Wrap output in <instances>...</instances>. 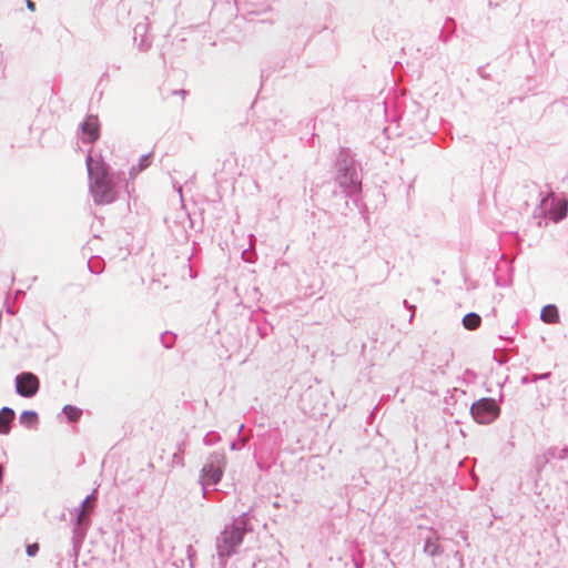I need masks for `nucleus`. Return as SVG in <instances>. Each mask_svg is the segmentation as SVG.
Instances as JSON below:
<instances>
[{"instance_id": "obj_15", "label": "nucleus", "mask_w": 568, "mask_h": 568, "mask_svg": "<svg viewBox=\"0 0 568 568\" xmlns=\"http://www.w3.org/2000/svg\"><path fill=\"white\" fill-rule=\"evenodd\" d=\"M27 6L31 11L36 10V4L31 0H27Z\"/></svg>"}, {"instance_id": "obj_8", "label": "nucleus", "mask_w": 568, "mask_h": 568, "mask_svg": "<svg viewBox=\"0 0 568 568\" xmlns=\"http://www.w3.org/2000/svg\"><path fill=\"white\" fill-rule=\"evenodd\" d=\"M481 318L476 313H468L463 318V325L465 328L473 331L479 327Z\"/></svg>"}, {"instance_id": "obj_7", "label": "nucleus", "mask_w": 568, "mask_h": 568, "mask_svg": "<svg viewBox=\"0 0 568 568\" xmlns=\"http://www.w3.org/2000/svg\"><path fill=\"white\" fill-rule=\"evenodd\" d=\"M541 320L545 323H557L559 320V313L556 306L554 305H547L541 310Z\"/></svg>"}, {"instance_id": "obj_12", "label": "nucleus", "mask_w": 568, "mask_h": 568, "mask_svg": "<svg viewBox=\"0 0 568 568\" xmlns=\"http://www.w3.org/2000/svg\"><path fill=\"white\" fill-rule=\"evenodd\" d=\"M82 507H83V510H82V513H81V514H80V516H79V523H81V521L83 520V518H84V516H85V513L91 510V508H92V501H91L89 498H87V499L83 501Z\"/></svg>"}, {"instance_id": "obj_14", "label": "nucleus", "mask_w": 568, "mask_h": 568, "mask_svg": "<svg viewBox=\"0 0 568 568\" xmlns=\"http://www.w3.org/2000/svg\"><path fill=\"white\" fill-rule=\"evenodd\" d=\"M149 165V156H145L141 164H140V168H139V171H142L143 169H145L146 166Z\"/></svg>"}, {"instance_id": "obj_5", "label": "nucleus", "mask_w": 568, "mask_h": 568, "mask_svg": "<svg viewBox=\"0 0 568 568\" xmlns=\"http://www.w3.org/2000/svg\"><path fill=\"white\" fill-rule=\"evenodd\" d=\"M222 474H223V471H222L221 466H215L213 464H209L203 467V475H204V478H206L209 484L219 483L222 477Z\"/></svg>"}, {"instance_id": "obj_2", "label": "nucleus", "mask_w": 568, "mask_h": 568, "mask_svg": "<svg viewBox=\"0 0 568 568\" xmlns=\"http://www.w3.org/2000/svg\"><path fill=\"white\" fill-rule=\"evenodd\" d=\"M471 414L480 424L493 420L498 415V407L493 399H480L471 407Z\"/></svg>"}, {"instance_id": "obj_4", "label": "nucleus", "mask_w": 568, "mask_h": 568, "mask_svg": "<svg viewBox=\"0 0 568 568\" xmlns=\"http://www.w3.org/2000/svg\"><path fill=\"white\" fill-rule=\"evenodd\" d=\"M82 134L89 143L94 142L99 138L100 124L95 115H89L82 124Z\"/></svg>"}, {"instance_id": "obj_6", "label": "nucleus", "mask_w": 568, "mask_h": 568, "mask_svg": "<svg viewBox=\"0 0 568 568\" xmlns=\"http://www.w3.org/2000/svg\"><path fill=\"white\" fill-rule=\"evenodd\" d=\"M14 418V412L11 408L3 407L0 410V433L8 434L10 430V424Z\"/></svg>"}, {"instance_id": "obj_13", "label": "nucleus", "mask_w": 568, "mask_h": 568, "mask_svg": "<svg viewBox=\"0 0 568 568\" xmlns=\"http://www.w3.org/2000/svg\"><path fill=\"white\" fill-rule=\"evenodd\" d=\"M38 551H39V545L37 542L27 546L28 556L33 557L37 555Z\"/></svg>"}, {"instance_id": "obj_9", "label": "nucleus", "mask_w": 568, "mask_h": 568, "mask_svg": "<svg viewBox=\"0 0 568 568\" xmlns=\"http://www.w3.org/2000/svg\"><path fill=\"white\" fill-rule=\"evenodd\" d=\"M20 423L26 427H33L38 423V414L36 412L26 410L20 415Z\"/></svg>"}, {"instance_id": "obj_3", "label": "nucleus", "mask_w": 568, "mask_h": 568, "mask_svg": "<svg viewBox=\"0 0 568 568\" xmlns=\"http://www.w3.org/2000/svg\"><path fill=\"white\" fill-rule=\"evenodd\" d=\"M16 388L21 396L31 397L39 389V379L32 373H22L16 378Z\"/></svg>"}, {"instance_id": "obj_11", "label": "nucleus", "mask_w": 568, "mask_h": 568, "mask_svg": "<svg viewBox=\"0 0 568 568\" xmlns=\"http://www.w3.org/2000/svg\"><path fill=\"white\" fill-rule=\"evenodd\" d=\"M567 214V202L559 203L558 213L555 215L554 220L558 221L566 216Z\"/></svg>"}, {"instance_id": "obj_1", "label": "nucleus", "mask_w": 568, "mask_h": 568, "mask_svg": "<svg viewBox=\"0 0 568 568\" xmlns=\"http://www.w3.org/2000/svg\"><path fill=\"white\" fill-rule=\"evenodd\" d=\"M87 166L91 179L90 190L94 202L98 204L111 203L115 199V193L106 168L99 162L94 163L91 156L87 160Z\"/></svg>"}, {"instance_id": "obj_10", "label": "nucleus", "mask_w": 568, "mask_h": 568, "mask_svg": "<svg viewBox=\"0 0 568 568\" xmlns=\"http://www.w3.org/2000/svg\"><path fill=\"white\" fill-rule=\"evenodd\" d=\"M63 413L67 416V418L72 423L78 422L82 415V410L80 408L71 405L64 406Z\"/></svg>"}]
</instances>
